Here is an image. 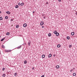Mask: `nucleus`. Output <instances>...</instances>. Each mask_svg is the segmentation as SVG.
<instances>
[{
	"label": "nucleus",
	"instance_id": "f257e3e1",
	"mask_svg": "<svg viewBox=\"0 0 77 77\" xmlns=\"http://www.w3.org/2000/svg\"><path fill=\"white\" fill-rule=\"evenodd\" d=\"M43 24H44V22L42 21L40 23V26H43Z\"/></svg>",
	"mask_w": 77,
	"mask_h": 77
},
{
	"label": "nucleus",
	"instance_id": "f03ea898",
	"mask_svg": "<svg viewBox=\"0 0 77 77\" xmlns=\"http://www.w3.org/2000/svg\"><path fill=\"white\" fill-rule=\"evenodd\" d=\"M11 50H5V52H10V51H11Z\"/></svg>",
	"mask_w": 77,
	"mask_h": 77
},
{
	"label": "nucleus",
	"instance_id": "7ed1b4c3",
	"mask_svg": "<svg viewBox=\"0 0 77 77\" xmlns=\"http://www.w3.org/2000/svg\"><path fill=\"white\" fill-rule=\"evenodd\" d=\"M23 26L24 27H26L27 26V24L26 23H25L23 24Z\"/></svg>",
	"mask_w": 77,
	"mask_h": 77
},
{
	"label": "nucleus",
	"instance_id": "20e7f679",
	"mask_svg": "<svg viewBox=\"0 0 77 77\" xmlns=\"http://www.w3.org/2000/svg\"><path fill=\"white\" fill-rule=\"evenodd\" d=\"M56 35L57 36H59V33L58 32H57V33L56 34Z\"/></svg>",
	"mask_w": 77,
	"mask_h": 77
},
{
	"label": "nucleus",
	"instance_id": "39448f33",
	"mask_svg": "<svg viewBox=\"0 0 77 77\" xmlns=\"http://www.w3.org/2000/svg\"><path fill=\"white\" fill-rule=\"evenodd\" d=\"M71 35H72V36L74 35V32H72V33H71Z\"/></svg>",
	"mask_w": 77,
	"mask_h": 77
},
{
	"label": "nucleus",
	"instance_id": "423d86ee",
	"mask_svg": "<svg viewBox=\"0 0 77 77\" xmlns=\"http://www.w3.org/2000/svg\"><path fill=\"white\" fill-rule=\"evenodd\" d=\"M6 14H11V13H10V12H9V11H7L6 12Z\"/></svg>",
	"mask_w": 77,
	"mask_h": 77
},
{
	"label": "nucleus",
	"instance_id": "0eeeda50",
	"mask_svg": "<svg viewBox=\"0 0 77 77\" xmlns=\"http://www.w3.org/2000/svg\"><path fill=\"white\" fill-rule=\"evenodd\" d=\"M60 47V45H57V47L58 48H59V47Z\"/></svg>",
	"mask_w": 77,
	"mask_h": 77
},
{
	"label": "nucleus",
	"instance_id": "6e6552de",
	"mask_svg": "<svg viewBox=\"0 0 77 77\" xmlns=\"http://www.w3.org/2000/svg\"><path fill=\"white\" fill-rule=\"evenodd\" d=\"M45 55L44 54L42 56V58H44L45 57Z\"/></svg>",
	"mask_w": 77,
	"mask_h": 77
},
{
	"label": "nucleus",
	"instance_id": "1a4fd4ad",
	"mask_svg": "<svg viewBox=\"0 0 77 77\" xmlns=\"http://www.w3.org/2000/svg\"><path fill=\"white\" fill-rule=\"evenodd\" d=\"M56 68L57 69L59 68V66H56Z\"/></svg>",
	"mask_w": 77,
	"mask_h": 77
},
{
	"label": "nucleus",
	"instance_id": "9d476101",
	"mask_svg": "<svg viewBox=\"0 0 77 77\" xmlns=\"http://www.w3.org/2000/svg\"><path fill=\"white\" fill-rule=\"evenodd\" d=\"M49 57H51V54H50L48 56Z\"/></svg>",
	"mask_w": 77,
	"mask_h": 77
},
{
	"label": "nucleus",
	"instance_id": "9b49d317",
	"mask_svg": "<svg viewBox=\"0 0 77 77\" xmlns=\"http://www.w3.org/2000/svg\"><path fill=\"white\" fill-rule=\"evenodd\" d=\"M54 34H56V33H57V31H55L54 32Z\"/></svg>",
	"mask_w": 77,
	"mask_h": 77
},
{
	"label": "nucleus",
	"instance_id": "f8f14e48",
	"mask_svg": "<svg viewBox=\"0 0 77 77\" xmlns=\"http://www.w3.org/2000/svg\"><path fill=\"white\" fill-rule=\"evenodd\" d=\"M5 19H6V20H8V16H6L5 17Z\"/></svg>",
	"mask_w": 77,
	"mask_h": 77
},
{
	"label": "nucleus",
	"instance_id": "ddd939ff",
	"mask_svg": "<svg viewBox=\"0 0 77 77\" xmlns=\"http://www.w3.org/2000/svg\"><path fill=\"white\" fill-rule=\"evenodd\" d=\"M2 48H5V46L4 45H2Z\"/></svg>",
	"mask_w": 77,
	"mask_h": 77
},
{
	"label": "nucleus",
	"instance_id": "4468645a",
	"mask_svg": "<svg viewBox=\"0 0 77 77\" xmlns=\"http://www.w3.org/2000/svg\"><path fill=\"white\" fill-rule=\"evenodd\" d=\"M23 5H24V3H22L21 4V6H23Z\"/></svg>",
	"mask_w": 77,
	"mask_h": 77
},
{
	"label": "nucleus",
	"instance_id": "2eb2a0df",
	"mask_svg": "<svg viewBox=\"0 0 77 77\" xmlns=\"http://www.w3.org/2000/svg\"><path fill=\"white\" fill-rule=\"evenodd\" d=\"M48 35L49 36H51V33H49L48 34Z\"/></svg>",
	"mask_w": 77,
	"mask_h": 77
},
{
	"label": "nucleus",
	"instance_id": "dca6fc26",
	"mask_svg": "<svg viewBox=\"0 0 77 77\" xmlns=\"http://www.w3.org/2000/svg\"><path fill=\"white\" fill-rule=\"evenodd\" d=\"M5 38H2V39L1 40V41H4V40H5Z\"/></svg>",
	"mask_w": 77,
	"mask_h": 77
},
{
	"label": "nucleus",
	"instance_id": "f3484780",
	"mask_svg": "<svg viewBox=\"0 0 77 77\" xmlns=\"http://www.w3.org/2000/svg\"><path fill=\"white\" fill-rule=\"evenodd\" d=\"M15 8H18V5H17L15 7Z\"/></svg>",
	"mask_w": 77,
	"mask_h": 77
},
{
	"label": "nucleus",
	"instance_id": "a211bd4d",
	"mask_svg": "<svg viewBox=\"0 0 77 77\" xmlns=\"http://www.w3.org/2000/svg\"><path fill=\"white\" fill-rule=\"evenodd\" d=\"M75 75H76V74H75V73H74L73 74V76H75Z\"/></svg>",
	"mask_w": 77,
	"mask_h": 77
},
{
	"label": "nucleus",
	"instance_id": "6ab92c4d",
	"mask_svg": "<svg viewBox=\"0 0 77 77\" xmlns=\"http://www.w3.org/2000/svg\"><path fill=\"white\" fill-rule=\"evenodd\" d=\"M5 76H6V75H5V74H4L2 75V77H5Z\"/></svg>",
	"mask_w": 77,
	"mask_h": 77
},
{
	"label": "nucleus",
	"instance_id": "aec40b11",
	"mask_svg": "<svg viewBox=\"0 0 77 77\" xmlns=\"http://www.w3.org/2000/svg\"><path fill=\"white\" fill-rule=\"evenodd\" d=\"M69 48H71V47H72V45H69Z\"/></svg>",
	"mask_w": 77,
	"mask_h": 77
},
{
	"label": "nucleus",
	"instance_id": "412c9836",
	"mask_svg": "<svg viewBox=\"0 0 77 77\" xmlns=\"http://www.w3.org/2000/svg\"><path fill=\"white\" fill-rule=\"evenodd\" d=\"M3 20V18L1 17H0V20Z\"/></svg>",
	"mask_w": 77,
	"mask_h": 77
},
{
	"label": "nucleus",
	"instance_id": "4be33fe9",
	"mask_svg": "<svg viewBox=\"0 0 77 77\" xmlns=\"http://www.w3.org/2000/svg\"><path fill=\"white\" fill-rule=\"evenodd\" d=\"M16 75H17V73H15L14 74V76H16Z\"/></svg>",
	"mask_w": 77,
	"mask_h": 77
},
{
	"label": "nucleus",
	"instance_id": "5701e85b",
	"mask_svg": "<svg viewBox=\"0 0 77 77\" xmlns=\"http://www.w3.org/2000/svg\"><path fill=\"white\" fill-rule=\"evenodd\" d=\"M69 38H70L68 36L67 37V39H69Z\"/></svg>",
	"mask_w": 77,
	"mask_h": 77
},
{
	"label": "nucleus",
	"instance_id": "b1692460",
	"mask_svg": "<svg viewBox=\"0 0 77 77\" xmlns=\"http://www.w3.org/2000/svg\"><path fill=\"white\" fill-rule=\"evenodd\" d=\"M27 63V61H24V63Z\"/></svg>",
	"mask_w": 77,
	"mask_h": 77
},
{
	"label": "nucleus",
	"instance_id": "393cba45",
	"mask_svg": "<svg viewBox=\"0 0 77 77\" xmlns=\"http://www.w3.org/2000/svg\"><path fill=\"white\" fill-rule=\"evenodd\" d=\"M9 32H7V34H6V35H9Z\"/></svg>",
	"mask_w": 77,
	"mask_h": 77
},
{
	"label": "nucleus",
	"instance_id": "a878e982",
	"mask_svg": "<svg viewBox=\"0 0 77 77\" xmlns=\"http://www.w3.org/2000/svg\"><path fill=\"white\" fill-rule=\"evenodd\" d=\"M28 45H29V46H30V43L29 42L28 43Z\"/></svg>",
	"mask_w": 77,
	"mask_h": 77
},
{
	"label": "nucleus",
	"instance_id": "bb28decb",
	"mask_svg": "<svg viewBox=\"0 0 77 77\" xmlns=\"http://www.w3.org/2000/svg\"><path fill=\"white\" fill-rule=\"evenodd\" d=\"M21 3L19 2V3H18V5H19V6H20V5H21Z\"/></svg>",
	"mask_w": 77,
	"mask_h": 77
},
{
	"label": "nucleus",
	"instance_id": "cd10ccee",
	"mask_svg": "<svg viewBox=\"0 0 77 77\" xmlns=\"http://www.w3.org/2000/svg\"><path fill=\"white\" fill-rule=\"evenodd\" d=\"M14 20L13 19H11V21H13Z\"/></svg>",
	"mask_w": 77,
	"mask_h": 77
},
{
	"label": "nucleus",
	"instance_id": "c85d7f7f",
	"mask_svg": "<svg viewBox=\"0 0 77 77\" xmlns=\"http://www.w3.org/2000/svg\"><path fill=\"white\" fill-rule=\"evenodd\" d=\"M5 69V68H4L2 69V71H4Z\"/></svg>",
	"mask_w": 77,
	"mask_h": 77
},
{
	"label": "nucleus",
	"instance_id": "c756f323",
	"mask_svg": "<svg viewBox=\"0 0 77 77\" xmlns=\"http://www.w3.org/2000/svg\"><path fill=\"white\" fill-rule=\"evenodd\" d=\"M19 27V26H16V28H18Z\"/></svg>",
	"mask_w": 77,
	"mask_h": 77
},
{
	"label": "nucleus",
	"instance_id": "7c9ffc66",
	"mask_svg": "<svg viewBox=\"0 0 77 77\" xmlns=\"http://www.w3.org/2000/svg\"><path fill=\"white\" fill-rule=\"evenodd\" d=\"M21 47H18L17 48V49H19V48H20Z\"/></svg>",
	"mask_w": 77,
	"mask_h": 77
},
{
	"label": "nucleus",
	"instance_id": "2f4dec72",
	"mask_svg": "<svg viewBox=\"0 0 77 77\" xmlns=\"http://www.w3.org/2000/svg\"><path fill=\"white\" fill-rule=\"evenodd\" d=\"M42 28H44V26H42Z\"/></svg>",
	"mask_w": 77,
	"mask_h": 77
},
{
	"label": "nucleus",
	"instance_id": "473e14b6",
	"mask_svg": "<svg viewBox=\"0 0 77 77\" xmlns=\"http://www.w3.org/2000/svg\"><path fill=\"white\" fill-rule=\"evenodd\" d=\"M41 77H44V75H43Z\"/></svg>",
	"mask_w": 77,
	"mask_h": 77
},
{
	"label": "nucleus",
	"instance_id": "72a5a7b5",
	"mask_svg": "<svg viewBox=\"0 0 77 77\" xmlns=\"http://www.w3.org/2000/svg\"><path fill=\"white\" fill-rule=\"evenodd\" d=\"M59 2H61V0H58Z\"/></svg>",
	"mask_w": 77,
	"mask_h": 77
},
{
	"label": "nucleus",
	"instance_id": "f704fd0d",
	"mask_svg": "<svg viewBox=\"0 0 77 77\" xmlns=\"http://www.w3.org/2000/svg\"><path fill=\"white\" fill-rule=\"evenodd\" d=\"M72 69L70 70V72H72Z\"/></svg>",
	"mask_w": 77,
	"mask_h": 77
},
{
	"label": "nucleus",
	"instance_id": "c9c22d12",
	"mask_svg": "<svg viewBox=\"0 0 77 77\" xmlns=\"http://www.w3.org/2000/svg\"><path fill=\"white\" fill-rule=\"evenodd\" d=\"M32 70H33V69H34V67L32 68Z\"/></svg>",
	"mask_w": 77,
	"mask_h": 77
},
{
	"label": "nucleus",
	"instance_id": "e433bc0d",
	"mask_svg": "<svg viewBox=\"0 0 77 77\" xmlns=\"http://www.w3.org/2000/svg\"><path fill=\"white\" fill-rule=\"evenodd\" d=\"M75 14L77 15V12L75 13Z\"/></svg>",
	"mask_w": 77,
	"mask_h": 77
},
{
	"label": "nucleus",
	"instance_id": "4c0bfd02",
	"mask_svg": "<svg viewBox=\"0 0 77 77\" xmlns=\"http://www.w3.org/2000/svg\"><path fill=\"white\" fill-rule=\"evenodd\" d=\"M43 18H44V19H45V17H43Z\"/></svg>",
	"mask_w": 77,
	"mask_h": 77
},
{
	"label": "nucleus",
	"instance_id": "58836bf2",
	"mask_svg": "<svg viewBox=\"0 0 77 77\" xmlns=\"http://www.w3.org/2000/svg\"><path fill=\"white\" fill-rule=\"evenodd\" d=\"M56 56V55H54V56Z\"/></svg>",
	"mask_w": 77,
	"mask_h": 77
},
{
	"label": "nucleus",
	"instance_id": "ea45409f",
	"mask_svg": "<svg viewBox=\"0 0 77 77\" xmlns=\"http://www.w3.org/2000/svg\"><path fill=\"white\" fill-rule=\"evenodd\" d=\"M35 12V11H33V13H34Z\"/></svg>",
	"mask_w": 77,
	"mask_h": 77
},
{
	"label": "nucleus",
	"instance_id": "a19ab883",
	"mask_svg": "<svg viewBox=\"0 0 77 77\" xmlns=\"http://www.w3.org/2000/svg\"><path fill=\"white\" fill-rule=\"evenodd\" d=\"M1 11H0V14H1Z\"/></svg>",
	"mask_w": 77,
	"mask_h": 77
},
{
	"label": "nucleus",
	"instance_id": "79ce46f5",
	"mask_svg": "<svg viewBox=\"0 0 77 77\" xmlns=\"http://www.w3.org/2000/svg\"><path fill=\"white\" fill-rule=\"evenodd\" d=\"M73 69H75L74 68H73Z\"/></svg>",
	"mask_w": 77,
	"mask_h": 77
},
{
	"label": "nucleus",
	"instance_id": "37998d69",
	"mask_svg": "<svg viewBox=\"0 0 77 77\" xmlns=\"http://www.w3.org/2000/svg\"><path fill=\"white\" fill-rule=\"evenodd\" d=\"M0 38H1V36L0 35Z\"/></svg>",
	"mask_w": 77,
	"mask_h": 77
},
{
	"label": "nucleus",
	"instance_id": "c03bdc74",
	"mask_svg": "<svg viewBox=\"0 0 77 77\" xmlns=\"http://www.w3.org/2000/svg\"><path fill=\"white\" fill-rule=\"evenodd\" d=\"M46 3H48V2H46Z\"/></svg>",
	"mask_w": 77,
	"mask_h": 77
},
{
	"label": "nucleus",
	"instance_id": "a18cd8bd",
	"mask_svg": "<svg viewBox=\"0 0 77 77\" xmlns=\"http://www.w3.org/2000/svg\"><path fill=\"white\" fill-rule=\"evenodd\" d=\"M1 53V52H0V53Z\"/></svg>",
	"mask_w": 77,
	"mask_h": 77
}]
</instances>
